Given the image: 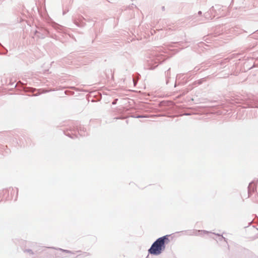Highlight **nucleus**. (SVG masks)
<instances>
[{
  "label": "nucleus",
  "mask_w": 258,
  "mask_h": 258,
  "mask_svg": "<svg viewBox=\"0 0 258 258\" xmlns=\"http://www.w3.org/2000/svg\"><path fill=\"white\" fill-rule=\"evenodd\" d=\"M10 190H12V191H14V192L16 191V198L15 199V201H16L17 200V196H18V188H15V189H14V188H10V189H9V191H10Z\"/></svg>",
  "instance_id": "obj_15"
},
{
  "label": "nucleus",
  "mask_w": 258,
  "mask_h": 258,
  "mask_svg": "<svg viewBox=\"0 0 258 258\" xmlns=\"http://www.w3.org/2000/svg\"><path fill=\"white\" fill-rule=\"evenodd\" d=\"M214 7L213 6L211 9H210V11H214Z\"/></svg>",
  "instance_id": "obj_26"
},
{
  "label": "nucleus",
  "mask_w": 258,
  "mask_h": 258,
  "mask_svg": "<svg viewBox=\"0 0 258 258\" xmlns=\"http://www.w3.org/2000/svg\"><path fill=\"white\" fill-rule=\"evenodd\" d=\"M169 235H166L157 238L148 249L149 254L153 255H159L165 249L166 245L169 242Z\"/></svg>",
  "instance_id": "obj_1"
},
{
  "label": "nucleus",
  "mask_w": 258,
  "mask_h": 258,
  "mask_svg": "<svg viewBox=\"0 0 258 258\" xmlns=\"http://www.w3.org/2000/svg\"><path fill=\"white\" fill-rule=\"evenodd\" d=\"M165 59V57L162 54L154 53L152 56L147 60V69L153 70L156 68L159 63Z\"/></svg>",
  "instance_id": "obj_2"
},
{
  "label": "nucleus",
  "mask_w": 258,
  "mask_h": 258,
  "mask_svg": "<svg viewBox=\"0 0 258 258\" xmlns=\"http://www.w3.org/2000/svg\"><path fill=\"white\" fill-rule=\"evenodd\" d=\"M243 253L248 255V258H256L255 255L248 249H244L243 250Z\"/></svg>",
  "instance_id": "obj_9"
},
{
  "label": "nucleus",
  "mask_w": 258,
  "mask_h": 258,
  "mask_svg": "<svg viewBox=\"0 0 258 258\" xmlns=\"http://www.w3.org/2000/svg\"><path fill=\"white\" fill-rule=\"evenodd\" d=\"M246 62H244L243 64V69L244 70V71H246V70H249L250 69H251L252 67H253V66L252 65L251 67H246Z\"/></svg>",
  "instance_id": "obj_16"
},
{
  "label": "nucleus",
  "mask_w": 258,
  "mask_h": 258,
  "mask_svg": "<svg viewBox=\"0 0 258 258\" xmlns=\"http://www.w3.org/2000/svg\"><path fill=\"white\" fill-rule=\"evenodd\" d=\"M202 11H199V12H198V15H202Z\"/></svg>",
  "instance_id": "obj_24"
},
{
  "label": "nucleus",
  "mask_w": 258,
  "mask_h": 258,
  "mask_svg": "<svg viewBox=\"0 0 258 258\" xmlns=\"http://www.w3.org/2000/svg\"><path fill=\"white\" fill-rule=\"evenodd\" d=\"M237 70L238 71H241V69H242V67H241V65L240 64H238L237 65V68H236Z\"/></svg>",
  "instance_id": "obj_19"
},
{
  "label": "nucleus",
  "mask_w": 258,
  "mask_h": 258,
  "mask_svg": "<svg viewBox=\"0 0 258 258\" xmlns=\"http://www.w3.org/2000/svg\"><path fill=\"white\" fill-rule=\"evenodd\" d=\"M191 114L190 113H185L184 114V115H186V116H188V115H190Z\"/></svg>",
  "instance_id": "obj_22"
},
{
  "label": "nucleus",
  "mask_w": 258,
  "mask_h": 258,
  "mask_svg": "<svg viewBox=\"0 0 258 258\" xmlns=\"http://www.w3.org/2000/svg\"><path fill=\"white\" fill-rule=\"evenodd\" d=\"M258 180L255 181V180L249 182L247 187L248 197L251 196L252 194L254 192L256 189V185Z\"/></svg>",
  "instance_id": "obj_5"
},
{
  "label": "nucleus",
  "mask_w": 258,
  "mask_h": 258,
  "mask_svg": "<svg viewBox=\"0 0 258 258\" xmlns=\"http://www.w3.org/2000/svg\"><path fill=\"white\" fill-rule=\"evenodd\" d=\"M185 234L188 235H201L203 234H208L209 233V231L206 230H199L196 231L192 230H187L184 231Z\"/></svg>",
  "instance_id": "obj_6"
},
{
  "label": "nucleus",
  "mask_w": 258,
  "mask_h": 258,
  "mask_svg": "<svg viewBox=\"0 0 258 258\" xmlns=\"http://www.w3.org/2000/svg\"><path fill=\"white\" fill-rule=\"evenodd\" d=\"M198 70H199V69L197 67L194 68V71L195 72H196V71H197Z\"/></svg>",
  "instance_id": "obj_23"
},
{
  "label": "nucleus",
  "mask_w": 258,
  "mask_h": 258,
  "mask_svg": "<svg viewBox=\"0 0 258 258\" xmlns=\"http://www.w3.org/2000/svg\"><path fill=\"white\" fill-rule=\"evenodd\" d=\"M253 32H254V31H253V30H252V31L251 32V34H252Z\"/></svg>",
  "instance_id": "obj_29"
},
{
  "label": "nucleus",
  "mask_w": 258,
  "mask_h": 258,
  "mask_svg": "<svg viewBox=\"0 0 258 258\" xmlns=\"http://www.w3.org/2000/svg\"><path fill=\"white\" fill-rule=\"evenodd\" d=\"M65 14V12H63V15H64Z\"/></svg>",
  "instance_id": "obj_31"
},
{
  "label": "nucleus",
  "mask_w": 258,
  "mask_h": 258,
  "mask_svg": "<svg viewBox=\"0 0 258 258\" xmlns=\"http://www.w3.org/2000/svg\"><path fill=\"white\" fill-rule=\"evenodd\" d=\"M214 234L218 236L219 237V241H221L222 240H224L227 244V239L225 237H223L222 234L219 233H213Z\"/></svg>",
  "instance_id": "obj_12"
},
{
  "label": "nucleus",
  "mask_w": 258,
  "mask_h": 258,
  "mask_svg": "<svg viewBox=\"0 0 258 258\" xmlns=\"http://www.w3.org/2000/svg\"><path fill=\"white\" fill-rule=\"evenodd\" d=\"M84 254H85L84 256H87L89 255V253H87L86 252H85Z\"/></svg>",
  "instance_id": "obj_27"
},
{
  "label": "nucleus",
  "mask_w": 258,
  "mask_h": 258,
  "mask_svg": "<svg viewBox=\"0 0 258 258\" xmlns=\"http://www.w3.org/2000/svg\"><path fill=\"white\" fill-rule=\"evenodd\" d=\"M117 100H118V99H114V100L113 101V102H112V104L113 105H115V104H116L117 103Z\"/></svg>",
  "instance_id": "obj_20"
},
{
  "label": "nucleus",
  "mask_w": 258,
  "mask_h": 258,
  "mask_svg": "<svg viewBox=\"0 0 258 258\" xmlns=\"http://www.w3.org/2000/svg\"><path fill=\"white\" fill-rule=\"evenodd\" d=\"M209 16V12L206 13L205 14H204V16L206 18H207Z\"/></svg>",
  "instance_id": "obj_21"
},
{
  "label": "nucleus",
  "mask_w": 258,
  "mask_h": 258,
  "mask_svg": "<svg viewBox=\"0 0 258 258\" xmlns=\"http://www.w3.org/2000/svg\"><path fill=\"white\" fill-rule=\"evenodd\" d=\"M46 247L48 248L54 249H56V250H59V251L66 252L67 253H74V252H73L71 250H67V249H62L61 248H56V247Z\"/></svg>",
  "instance_id": "obj_11"
},
{
  "label": "nucleus",
  "mask_w": 258,
  "mask_h": 258,
  "mask_svg": "<svg viewBox=\"0 0 258 258\" xmlns=\"http://www.w3.org/2000/svg\"><path fill=\"white\" fill-rule=\"evenodd\" d=\"M170 70V68H169L168 70H167L165 72V78H166V84L167 85L169 84L170 79H171Z\"/></svg>",
  "instance_id": "obj_10"
},
{
  "label": "nucleus",
  "mask_w": 258,
  "mask_h": 258,
  "mask_svg": "<svg viewBox=\"0 0 258 258\" xmlns=\"http://www.w3.org/2000/svg\"><path fill=\"white\" fill-rule=\"evenodd\" d=\"M172 104V102L170 101H162L160 103V106L162 107V109L164 110H166L167 108H166V106H170Z\"/></svg>",
  "instance_id": "obj_8"
},
{
  "label": "nucleus",
  "mask_w": 258,
  "mask_h": 258,
  "mask_svg": "<svg viewBox=\"0 0 258 258\" xmlns=\"http://www.w3.org/2000/svg\"><path fill=\"white\" fill-rule=\"evenodd\" d=\"M74 23L78 27H83L85 25V23L80 20L79 22L77 20H74Z\"/></svg>",
  "instance_id": "obj_13"
},
{
  "label": "nucleus",
  "mask_w": 258,
  "mask_h": 258,
  "mask_svg": "<svg viewBox=\"0 0 258 258\" xmlns=\"http://www.w3.org/2000/svg\"><path fill=\"white\" fill-rule=\"evenodd\" d=\"M244 96L243 95V106H242L243 108L252 107V104H250L249 102H244Z\"/></svg>",
  "instance_id": "obj_14"
},
{
  "label": "nucleus",
  "mask_w": 258,
  "mask_h": 258,
  "mask_svg": "<svg viewBox=\"0 0 258 258\" xmlns=\"http://www.w3.org/2000/svg\"><path fill=\"white\" fill-rule=\"evenodd\" d=\"M177 86V84L176 83V81H175V84H174V87H176Z\"/></svg>",
  "instance_id": "obj_28"
},
{
  "label": "nucleus",
  "mask_w": 258,
  "mask_h": 258,
  "mask_svg": "<svg viewBox=\"0 0 258 258\" xmlns=\"http://www.w3.org/2000/svg\"><path fill=\"white\" fill-rule=\"evenodd\" d=\"M22 250L24 253L28 254L29 256L34 255L36 254L30 247L26 246V245L22 248Z\"/></svg>",
  "instance_id": "obj_7"
},
{
  "label": "nucleus",
  "mask_w": 258,
  "mask_h": 258,
  "mask_svg": "<svg viewBox=\"0 0 258 258\" xmlns=\"http://www.w3.org/2000/svg\"><path fill=\"white\" fill-rule=\"evenodd\" d=\"M132 117H135V118H137L144 117V116L143 115H138L137 116H133Z\"/></svg>",
  "instance_id": "obj_18"
},
{
  "label": "nucleus",
  "mask_w": 258,
  "mask_h": 258,
  "mask_svg": "<svg viewBox=\"0 0 258 258\" xmlns=\"http://www.w3.org/2000/svg\"><path fill=\"white\" fill-rule=\"evenodd\" d=\"M161 9L163 11H165V7L164 6H162V8H161Z\"/></svg>",
  "instance_id": "obj_25"
},
{
  "label": "nucleus",
  "mask_w": 258,
  "mask_h": 258,
  "mask_svg": "<svg viewBox=\"0 0 258 258\" xmlns=\"http://www.w3.org/2000/svg\"><path fill=\"white\" fill-rule=\"evenodd\" d=\"M7 52H8V50H6V52L4 53V54H6V53H7Z\"/></svg>",
  "instance_id": "obj_30"
},
{
  "label": "nucleus",
  "mask_w": 258,
  "mask_h": 258,
  "mask_svg": "<svg viewBox=\"0 0 258 258\" xmlns=\"http://www.w3.org/2000/svg\"><path fill=\"white\" fill-rule=\"evenodd\" d=\"M26 246L30 247L35 252V253L40 252L43 250L42 249L43 248V246L34 242H27Z\"/></svg>",
  "instance_id": "obj_4"
},
{
  "label": "nucleus",
  "mask_w": 258,
  "mask_h": 258,
  "mask_svg": "<svg viewBox=\"0 0 258 258\" xmlns=\"http://www.w3.org/2000/svg\"><path fill=\"white\" fill-rule=\"evenodd\" d=\"M245 231L246 232L245 238L250 240H254L257 237L256 235L258 234V229L255 228V226L245 227Z\"/></svg>",
  "instance_id": "obj_3"
},
{
  "label": "nucleus",
  "mask_w": 258,
  "mask_h": 258,
  "mask_svg": "<svg viewBox=\"0 0 258 258\" xmlns=\"http://www.w3.org/2000/svg\"><path fill=\"white\" fill-rule=\"evenodd\" d=\"M52 26L55 28V29H58V28L59 27H60V26L59 25H58V24L56 23H53V24H52Z\"/></svg>",
  "instance_id": "obj_17"
}]
</instances>
